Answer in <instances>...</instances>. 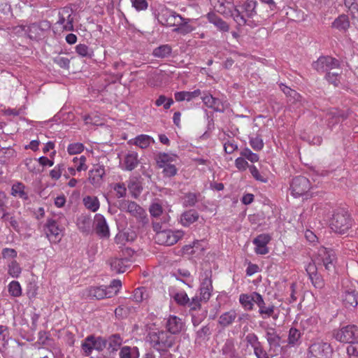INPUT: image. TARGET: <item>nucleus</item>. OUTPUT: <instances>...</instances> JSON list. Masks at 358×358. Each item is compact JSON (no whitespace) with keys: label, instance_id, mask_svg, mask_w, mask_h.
Wrapping results in <instances>:
<instances>
[{"label":"nucleus","instance_id":"31","mask_svg":"<svg viewBox=\"0 0 358 358\" xmlns=\"http://www.w3.org/2000/svg\"><path fill=\"white\" fill-rule=\"evenodd\" d=\"M331 27L342 32H345L350 27V21L348 15H340L332 22Z\"/></svg>","mask_w":358,"mask_h":358},{"label":"nucleus","instance_id":"20","mask_svg":"<svg viewBox=\"0 0 358 358\" xmlns=\"http://www.w3.org/2000/svg\"><path fill=\"white\" fill-rule=\"evenodd\" d=\"M105 168L103 165L96 164L89 171V181L94 187H99L103 182Z\"/></svg>","mask_w":358,"mask_h":358},{"label":"nucleus","instance_id":"12","mask_svg":"<svg viewBox=\"0 0 358 358\" xmlns=\"http://www.w3.org/2000/svg\"><path fill=\"white\" fill-rule=\"evenodd\" d=\"M340 66V62L330 56H323L313 63V68L317 72L324 73Z\"/></svg>","mask_w":358,"mask_h":358},{"label":"nucleus","instance_id":"26","mask_svg":"<svg viewBox=\"0 0 358 358\" xmlns=\"http://www.w3.org/2000/svg\"><path fill=\"white\" fill-rule=\"evenodd\" d=\"M301 332L295 327H291L289 330L287 345L289 347H298L301 343Z\"/></svg>","mask_w":358,"mask_h":358},{"label":"nucleus","instance_id":"52","mask_svg":"<svg viewBox=\"0 0 358 358\" xmlns=\"http://www.w3.org/2000/svg\"><path fill=\"white\" fill-rule=\"evenodd\" d=\"M213 287H199L200 300L207 302L212 295Z\"/></svg>","mask_w":358,"mask_h":358},{"label":"nucleus","instance_id":"64","mask_svg":"<svg viewBox=\"0 0 358 358\" xmlns=\"http://www.w3.org/2000/svg\"><path fill=\"white\" fill-rule=\"evenodd\" d=\"M347 353L349 358H358V341L348 346Z\"/></svg>","mask_w":358,"mask_h":358},{"label":"nucleus","instance_id":"45","mask_svg":"<svg viewBox=\"0 0 358 358\" xmlns=\"http://www.w3.org/2000/svg\"><path fill=\"white\" fill-rule=\"evenodd\" d=\"M208 19L210 22L213 23L215 26L217 27L220 31H228L229 29V27L228 24L224 22L221 18L215 16V15H210L208 14Z\"/></svg>","mask_w":358,"mask_h":358},{"label":"nucleus","instance_id":"33","mask_svg":"<svg viewBox=\"0 0 358 358\" xmlns=\"http://www.w3.org/2000/svg\"><path fill=\"white\" fill-rule=\"evenodd\" d=\"M134 145L138 146L142 149L148 148L151 143H155V140L152 137L146 134H141L131 140Z\"/></svg>","mask_w":358,"mask_h":358},{"label":"nucleus","instance_id":"40","mask_svg":"<svg viewBox=\"0 0 358 358\" xmlns=\"http://www.w3.org/2000/svg\"><path fill=\"white\" fill-rule=\"evenodd\" d=\"M176 279L191 287L190 283L193 280L190 272L187 269H178L177 273L173 274Z\"/></svg>","mask_w":358,"mask_h":358},{"label":"nucleus","instance_id":"55","mask_svg":"<svg viewBox=\"0 0 358 358\" xmlns=\"http://www.w3.org/2000/svg\"><path fill=\"white\" fill-rule=\"evenodd\" d=\"M147 297L145 287L136 288L133 294V299L137 303L143 301Z\"/></svg>","mask_w":358,"mask_h":358},{"label":"nucleus","instance_id":"6","mask_svg":"<svg viewBox=\"0 0 358 358\" xmlns=\"http://www.w3.org/2000/svg\"><path fill=\"white\" fill-rule=\"evenodd\" d=\"M336 255L334 250L322 247L318 250L314 264L317 267L324 266L325 270L331 271L334 270L336 263Z\"/></svg>","mask_w":358,"mask_h":358},{"label":"nucleus","instance_id":"61","mask_svg":"<svg viewBox=\"0 0 358 358\" xmlns=\"http://www.w3.org/2000/svg\"><path fill=\"white\" fill-rule=\"evenodd\" d=\"M326 80L334 86H338L340 83L341 76L338 73H327L325 76Z\"/></svg>","mask_w":358,"mask_h":358},{"label":"nucleus","instance_id":"49","mask_svg":"<svg viewBox=\"0 0 358 358\" xmlns=\"http://www.w3.org/2000/svg\"><path fill=\"white\" fill-rule=\"evenodd\" d=\"M22 268L15 260L11 261L8 264V273L13 278H18L21 274Z\"/></svg>","mask_w":358,"mask_h":358},{"label":"nucleus","instance_id":"34","mask_svg":"<svg viewBox=\"0 0 358 358\" xmlns=\"http://www.w3.org/2000/svg\"><path fill=\"white\" fill-rule=\"evenodd\" d=\"M106 340L108 345V350L110 352L117 351L123 342L122 338L117 334L110 336Z\"/></svg>","mask_w":358,"mask_h":358},{"label":"nucleus","instance_id":"23","mask_svg":"<svg viewBox=\"0 0 358 358\" xmlns=\"http://www.w3.org/2000/svg\"><path fill=\"white\" fill-rule=\"evenodd\" d=\"M203 103L208 108L217 112L224 110V103L220 99L213 96L211 94H206L201 97Z\"/></svg>","mask_w":358,"mask_h":358},{"label":"nucleus","instance_id":"38","mask_svg":"<svg viewBox=\"0 0 358 358\" xmlns=\"http://www.w3.org/2000/svg\"><path fill=\"white\" fill-rule=\"evenodd\" d=\"M92 339H94V335H90L82 341L81 349L83 355L85 357H89L94 350Z\"/></svg>","mask_w":358,"mask_h":358},{"label":"nucleus","instance_id":"16","mask_svg":"<svg viewBox=\"0 0 358 358\" xmlns=\"http://www.w3.org/2000/svg\"><path fill=\"white\" fill-rule=\"evenodd\" d=\"M94 225L96 234L103 238L110 236V230L106 218L101 214H96L94 216Z\"/></svg>","mask_w":358,"mask_h":358},{"label":"nucleus","instance_id":"5","mask_svg":"<svg viewBox=\"0 0 358 358\" xmlns=\"http://www.w3.org/2000/svg\"><path fill=\"white\" fill-rule=\"evenodd\" d=\"M334 349L331 345L322 339L310 341L307 350V358H332Z\"/></svg>","mask_w":358,"mask_h":358},{"label":"nucleus","instance_id":"50","mask_svg":"<svg viewBox=\"0 0 358 358\" xmlns=\"http://www.w3.org/2000/svg\"><path fill=\"white\" fill-rule=\"evenodd\" d=\"M9 294L13 297H18L22 295V287L18 281L13 280L8 286Z\"/></svg>","mask_w":358,"mask_h":358},{"label":"nucleus","instance_id":"14","mask_svg":"<svg viewBox=\"0 0 358 358\" xmlns=\"http://www.w3.org/2000/svg\"><path fill=\"white\" fill-rule=\"evenodd\" d=\"M266 338L270 346V350H272L275 355H278L282 351V339L275 329L268 328L266 331Z\"/></svg>","mask_w":358,"mask_h":358},{"label":"nucleus","instance_id":"44","mask_svg":"<svg viewBox=\"0 0 358 358\" xmlns=\"http://www.w3.org/2000/svg\"><path fill=\"white\" fill-rule=\"evenodd\" d=\"M171 54V48L169 45H162L154 49L152 55L155 57L165 58Z\"/></svg>","mask_w":358,"mask_h":358},{"label":"nucleus","instance_id":"15","mask_svg":"<svg viewBox=\"0 0 358 358\" xmlns=\"http://www.w3.org/2000/svg\"><path fill=\"white\" fill-rule=\"evenodd\" d=\"M120 209L129 213L133 217L137 219H141L145 215L144 209L137 204L135 201H124L120 204Z\"/></svg>","mask_w":358,"mask_h":358},{"label":"nucleus","instance_id":"63","mask_svg":"<svg viewBox=\"0 0 358 358\" xmlns=\"http://www.w3.org/2000/svg\"><path fill=\"white\" fill-rule=\"evenodd\" d=\"M149 211L152 216L157 217L159 215H162V206H161V204L158 203H153L150 205Z\"/></svg>","mask_w":358,"mask_h":358},{"label":"nucleus","instance_id":"30","mask_svg":"<svg viewBox=\"0 0 358 358\" xmlns=\"http://www.w3.org/2000/svg\"><path fill=\"white\" fill-rule=\"evenodd\" d=\"M192 21V19L185 18L182 17V22H180L178 27L173 29V32L182 35H186L191 33L195 29V27L190 24V22Z\"/></svg>","mask_w":358,"mask_h":358},{"label":"nucleus","instance_id":"1","mask_svg":"<svg viewBox=\"0 0 358 358\" xmlns=\"http://www.w3.org/2000/svg\"><path fill=\"white\" fill-rule=\"evenodd\" d=\"M214 10L226 17H232L238 27L246 24V6L245 3L234 6L233 3L226 0H210Z\"/></svg>","mask_w":358,"mask_h":358},{"label":"nucleus","instance_id":"39","mask_svg":"<svg viewBox=\"0 0 358 358\" xmlns=\"http://www.w3.org/2000/svg\"><path fill=\"white\" fill-rule=\"evenodd\" d=\"M236 317L235 310H231L228 312L224 313L220 316L219 323L223 327H227L231 324Z\"/></svg>","mask_w":358,"mask_h":358},{"label":"nucleus","instance_id":"24","mask_svg":"<svg viewBox=\"0 0 358 358\" xmlns=\"http://www.w3.org/2000/svg\"><path fill=\"white\" fill-rule=\"evenodd\" d=\"M343 305L347 308H355L357 304V294L354 289H347L342 295Z\"/></svg>","mask_w":358,"mask_h":358},{"label":"nucleus","instance_id":"4","mask_svg":"<svg viewBox=\"0 0 358 358\" xmlns=\"http://www.w3.org/2000/svg\"><path fill=\"white\" fill-rule=\"evenodd\" d=\"M153 229L156 232V243L164 245H173L184 236L182 230L162 229L159 223L153 224Z\"/></svg>","mask_w":358,"mask_h":358},{"label":"nucleus","instance_id":"41","mask_svg":"<svg viewBox=\"0 0 358 358\" xmlns=\"http://www.w3.org/2000/svg\"><path fill=\"white\" fill-rule=\"evenodd\" d=\"M264 301L262 295L255 292H252L250 295H248V310L253 309L255 304L257 306L264 304Z\"/></svg>","mask_w":358,"mask_h":358},{"label":"nucleus","instance_id":"25","mask_svg":"<svg viewBox=\"0 0 358 358\" xmlns=\"http://www.w3.org/2000/svg\"><path fill=\"white\" fill-rule=\"evenodd\" d=\"M199 213L194 210H188L183 212L180 217V223L183 227H189L198 220Z\"/></svg>","mask_w":358,"mask_h":358},{"label":"nucleus","instance_id":"35","mask_svg":"<svg viewBox=\"0 0 358 358\" xmlns=\"http://www.w3.org/2000/svg\"><path fill=\"white\" fill-rule=\"evenodd\" d=\"M83 203L87 210L93 213L96 212L100 207V203L98 198L94 196H85L83 199Z\"/></svg>","mask_w":358,"mask_h":358},{"label":"nucleus","instance_id":"21","mask_svg":"<svg viewBox=\"0 0 358 358\" xmlns=\"http://www.w3.org/2000/svg\"><path fill=\"white\" fill-rule=\"evenodd\" d=\"M166 327L170 334H177L182 330L184 323L181 318L176 315H170L167 318Z\"/></svg>","mask_w":358,"mask_h":358},{"label":"nucleus","instance_id":"42","mask_svg":"<svg viewBox=\"0 0 358 358\" xmlns=\"http://www.w3.org/2000/svg\"><path fill=\"white\" fill-rule=\"evenodd\" d=\"M76 52L81 57L92 58L94 51L84 43H80L76 46Z\"/></svg>","mask_w":358,"mask_h":358},{"label":"nucleus","instance_id":"22","mask_svg":"<svg viewBox=\"0 0 358 358\" xmlns=\"http://www.w3.org/2000/svg\"><path fill=\"white\" fill-rule=\"evenodd\" d=\"M138 153L136 152H130L122 159L120 166L122 170L132 171L138 166Z\"/></svg>","mask_w":358,"mask_h":358},{"label":"nucleus","instance_id":"3","mask_svg":"<svg viewBox=\"0 0 358 358\" xmlns=\"http://www.w3.org/2000/svg\"><path fill=\"white\" fill-rule=\"evenodd\" d=\"M148 338L151 345L159 352L166 351L173 345L175 342V337L164 330L151 331Z\"/></svg>","mask_w":358,"mask_h":358},{"label":"nucleus","instance_id":"9","mask_svg":"<svg viewBox=\"0 0 358 358\" xmlns=\"http://www.w3.org/2000/svg\"><path fill=\"white\" fill-rule=\"evenodd\" d=\"M64 228L60 224L58 220L48 219L45 223V234L51 243H59L64 235Z\"/></svg>","mask_w":358,"mask_h":358},{"label":"nucleus","instance_id":"36","mask_svg":"<svg viewBox=\"0 0 358 358\" xmlns=\"http://www.w3.org/2000/svg\"><path fill=\"white\" fill-rule=\"evenodd\" d=\"M139 351L136 347L123 346L119 352L120 358H138Z\"/></svg>","mask_w":358,"mask_h":358},{"label":"nucleus","instance_id":"18","mask_svg":"<svg viewBox=\"0 0 358 358\" xmlns=\"http://www.w3.org/2000/svg\"><path fill=\"white\" fill-rule=\"evenodd\" d=\"M131 262L130 259L126 257H113L108 261L111 270L116 273H124L130 267Z\"/></svg>","mask_w":358,"mask_h":358},{"label":"nucleus","instance_id":"56","mask_svg":"<svg viewBox=\"0 0 358 358\" xmlns=\"http://www.w3.org/2000/svg\"><path fill=\"white\" fill-rule=\"evenodd\" d=\"M259 313L262 315L263 318H266L271 317L274 312V306H269L268 307L265 306V303L264 304H261L259 306Z\"/></svg>","mask_w":358,"mask_h":358},{"label":"nucleus","instance_id":"8","mask_svg":"<svg viewBox=\"0 0 358 358\" xmlns=\"http://www.w3.org/2000/svg\"><path fill=\"white\" fill-rule=\"evenodd\" d=\"M335 339L339 342L352 343L358 341V327L350 324L341 327L334 334Z\"/></svg>","mask_w":358,"mask_h":358},{"label":"nucleus","instance_id":"28","mask_svg":"<svg viewBox=\"0 0 358 358\" xmlns=\"http://www.w3.org/2000/svg\"><path fill=\"white\" fill-rule=\"evenodd\" d=\"M201 200V194L199 192H187L182 197V203L184 207H194Z\"/></svg>","mask_w":358,"mask_h":358},{"label":"nucleus","instance_id":"2","mask_svg":"<svg viewBox=\"0 0 358 358\" xmlns=\"http://www.w3.org/2000/svg\"><path fill=\"white\" fill-rule=\"evenodd\" d=\"M353 224V220L344 208L336 209L329 222L330 228L339 234H346Z\"/></svg>","mask_w":358,"mask_h":358},{"label":"nucleus","instance_id":"46","mask_svg":"<svg viewBox=\"0 0 358 358\" xmlns=\"http://www.w3.org/2000/svg\"><path fill=\"white\" fill-rule=\"evenodd\" d=\"M174 10L167 8L161 9L158 15V22L163 26H166Z\"/></svg>","mask_w":358,"mask_h":358},{"label":"nucleus","instance_id":"51","mask_svg":"<svg viewBox=\"0 0 358 358\" xmlns=\"http://www.w3.org/2000/svg\"><path fill=\"white\" fill-rule=\"evenodd\" d=\"M92 342L93 348L94 350L99 352L103 350V349L106 348L107 345V340L101 336H94Z\"/></svg>","mask_w":358,"mask_h":358},{"label":"nucleus","instance_id":"54","mask_svg":"<svg viewBox=\"0 0 358 358\" xmlns=\"http://www.w3.org/2000/svg\"><path fill=\"white\" fill-rule=\"evenodd\" d=\"M248 168L249 169V171H250L251 175L256 180L260 181L262 182H267V178L264 175L262 174L255 166H254V165L248 166Z\"/></svg>","mask_w":358,"mask_h":358},{"label":"nucleus","instance_id":"11","mask_svg":"<svg viewBox=\"0 0 358 358\" xmlns=\"http://www.w3.org/2000/svg\"><path fill=\"white\" fill-rule=\"evenodd\" d=\"M51 24L48 20H41L29 24L26 32L29 38L37 40L50 29Z\"/></svg>","mask_w":358,"mask_h":358},{"label":"nucleus","instance_id":"19","mask_svg":"<svg viewBox=\"0 0 358 358\" xmlns=\"http://www.w3.org/2000/svg\"><path fill=\"white\" fill-rule=\"evenodd\" d=\"M271 241V236L266 234H262L257 236L252 241L255 245V251L258 255H266L269 250L267 244Z\"/></svg>","mask_w":358,"mask_h":358},{"label":"nucleus","instance_id":"10","mask_svg":"<svg viewBox=\"0 0 358 358\" xmlns=\"http://www.w3.org/2000/svg\"><path fill=\"white\" fill-rule=\"evenodd\" d=\"M310 181L304 176H299L292 179L290 185L291 194L295 197L304 195L310 189Z\"/></svg>","mask_w":358,"mask_h":358},{"label":"nucleus","instance_id":"32","mask_svg":"<svg viewBox=\"0 0 358 358\" xmlns=\"http://www.w3.org/2000/svg\"><path fill=\"white\" fill-rule=\"evenodd\" d=\"M178 157L172 153H159L156 158V162L159 167L162 168L164 166L171 164L172 162H176Z\"/></svg>","mask_w":358,"mask_h":358},{"label":"nucleus","instance_id":"60","mask_svg":"<svg viewBox=\"0 0 358 358\" xmlns=\"http://www.w3.org/2000/svg\"><path fill=\"white\" fill-rule=\"evenodd\" d=\"M180 22H182V17L173 11L172 15L171 16L169 22H167L166 27H177L179 24Z\"/></svg>","mask_w":358,"mask_h":358},{"label":"nucleus","instance_id":"57","mask_svg":"<svg viewBox=\"0 0 358 358\" xmlns=\"http://www.w3.org/2000/svg\"><path fill=\"white\" fill-rule=\"evenodd\" d=\"M64 170V165L63 164H57L50 172V176L53 180H58Z\"/></svg>","mask_w":358,"mask_h":358},{"label":"nucleus","instance_id":"53","mask_svg":"<svg viewBox=\"0 0 358 358\" xmlns=\"http://www.w3.org/2000/svg\"><path fill=\"white\" fill-rule=\"evenodd\" d=\"M85 146L81 143H70L67 147V152L69 155H78L84 150Z\"/></svg>","mask_w":358,"mask_h":358},{"label":"nucleus","instance_id":"43","mask_svg":"<svg viewBox=\"0 0 358 358\" xmlns=\"http://www.w3.org/2000/svg\"><path fill=\"white\" fill-rule=\"evenodd\" d=\"M77 226L80 231L83 233H88L91 228V220L90 217L82 215L77 219Z\"/></svg>","mask_w":358,"mask_h":358},{"label":"nucleus","instance_id":"7","mask_svg":"<svg viewBox=\"0 0 358 358\" xmlns=\"http://www.w3.org/2000/svg\"><path fill=\"white\" fill-rule=\"evenodd\" d=\"M74 10L70 6H64L59 10L57 24L62 26L65 31H74Z\"/></svg>","mask_w":358,"mask_h":358},{"label":"nucleus","instance_id":"37","mask_svg":"<svg viewBox=\"0 0 358 358\" xmlns=\"http://www.w3.org/2000/svg\"><path fill=\"white\" fill-rule=\"evenodd\" d=\"M25 186L22 182H16L12 185L11 194L14 196H18L19 198L27 200L29 196L27 193L24 191Z\"/></svg>","mask_w":358,"mask_h":358},{"label":"nucleus","instance_id":"17","mask_svg":"<svg viewBox=\"0 0 358 358\" xmlns=\"http://www.w3.org/2000/svg\"><path fill=\"white\" fill-rule=\"evenodd\" d=\"M317 267L315 264L309 263L306 267V271L313 285L318 289H321L324 286V281L317 271Z\"/></svg>","mask_w":358,"mask_h":358},{"label":"nucleus","instance_id":"47","mask_svg":"<svg viewBox=\"0 0 358 358\" xmlns=\"http://www.w3.org/2000/svg\"><path fill=\"white\" fill-rule=\"evenodd\" d=\"M72 162L74 164V167L76 168L77 171L80 172L82 171H86L88 168L87 165V158L84 155H81L79 157H75L72 159Z\"/></svg>","mask_w":358,"mask_h":358},{"label":"nucleus","instance_id":"59","mask_svg":"<svg viewBox=\"0 0 358 358\" xmlns=\"http://www.w3.org/2000/svg\"><path fill=\"white\" fill-rule=\"evenodd\" d=\"M14 150L10 148H2L0 149V162H6L8 158L13 157Z\"/></svg>","mask_w":358,"mask_h":358},{"label":"nucleus","instance_id":"48","mask_svg":"<svg viewBox=\"0 0 358 358\" xmlns=\"http://www.w3.org/2000/svg\"><path fill=\"white\" fill-rule=\"evenodd\" d=\"M172 297L180 306H187L189 302V299L185 291H178L173 294Z\"/></svg>","mask_w":358,"mask_h":358},{"label":"nucleus","instance_id":"27","mask_svg":"<svg viewBox=\"0 0 358 358\" xmlns=\"http://www.w3.org/2000/svg\"><path fill=\"white\" fill-rule=\"evenodd\" d=\"M201 95V91L200 90H195L192 92L180 91L176 92L174 94V98L176 101H190L195 98L199 97Z\"/></svg>","mask_w":358,"mask_h":358},{"label":"nucleus","instance_id":"58","mask_svg":"<svg viewBox=\"0 0 358 358\" xmlns=\"http://www.w3.org/2000/svg\"><path fill=\"white\" fill-rule=\"evenodd\" d=\"M317 322V318L311 317L305 320H301V324L304 329H307L308 331H313V327Z\"/></svg>","mask_w":358,"mask_h":358},{"label":"nucleus","instance_id":"29","mask_svg":"<svg viewBox=\"0 0 358 358\" xmlns=\"http://www.w3.org/2000/svg\"><path fill=\"white\" fill-rule=\"evenodd\" d=\"M199 287H213L212 281V270L208 266V268L203 267L199 273Z\"/></svg>","mask_w":358,"mask_h":358},{"label":"nucleus","instance_id":"62","mask_svg":"<svg viewBox=\"0 0 358 358\" xmlns=\"http://www.w3.org/2000/svg\"><path fill=\"white\" fill-rule=\"evenodd\" d=\"M54 62L62 69H69L70 60L67 57L57 56L54 58Z\"/></svg>","mask_w":358,"mask_h":358},{"label":"nucleus","instance_id":"13","mask_svg":"<svg viewBox=\"0 0 358 358\" xmlns=\"http://www.w3.org/2000/svg\"><path fill=\"white\" fill-rule=\"evenodd\" d=\"M114 292L106 289V286L90 287L83 291V296L89 299H103L114 296Z\"/></svg>","mask_w":358,"mask_h":358}]
</instances>
